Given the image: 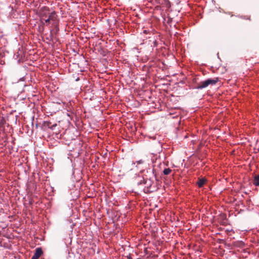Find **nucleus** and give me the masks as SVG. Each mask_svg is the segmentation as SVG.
I'll use <instances>...</instances> for the list:
<instances>
[{
  "label": "nucleus",
  "mask_w": 259,
  "mask_h": 259,
  "mask_svg": "<svg viewBox=\"0 0 259 259\" xmlns=\"http://www.w3.org/2000/svg\"><path fill=\"white\" fill-rule=\"evenodd\" d=\"M38 257L37 256H35V255H33V256L31 257V259H38Z\"/></svg>",
  "instance_id": "7"
},
{
  "label": "nucleus",
  "mask_w": 259,
  "mask_h": 259,
  "mask_svg": "<svg viewBox=\"0 0 259 259\" xmlns=\"http://www.w3.org/2000/svg\"><path fill=\"white\" fill-rule=\"evenodd\" d=\"M253 183L255 186H259V176L255 177Z\"/></svg>",
  "instance_id": "5"
},
{
  "label": "nucleus",
  "mask_w": 259,
  "mask_h": 259,
  "mask_svg": "<svg viewBox=\"0 0 259 259\" xmlns=\"http://www.w3.org/2000/svg\"><path fill=\"white\" fill-rule=\"evenodd\" d=\"M218 81L217 78L214 79H208L201 82L198 88H204L207 87L209 84L213 85L215 84Z\"/></svg>",
  "instance_id": "2"
},
{
  "label": "nucleus",
  "mask_w": 259,
  "mask_h": 259,
  "mask_svg": "<svg viewBox=\"0 0 259 259\" xmlns=\"http://www.w3.org/2000/svg\"><path fill=\"white\" fill-rule=\"evenodd\" d=\"M39 17L40 22L43 25L48 26L51 21H55L57 15L55 11H51L49 8L43 7L41 8L37 13Z\"/></svg>",
  "instance_id": "1"
},
{
  "label": "nucleus",
  "mask_w": 259,
  "mask_h": 259,
  "mask_svg": "<svg viewBox=\"0 0 259 259\" xmlns=\"http://www.w3.org/2000/svg\"><path fill=\"white\" fill-rule=\"evenodd\" d=\"M206 182V179L205 178H199L198 181L196 183V184L199 187H202Z\"/></svg>",
  "instance_id": "3"
},
{
  "label": "nucleus",
  "mask_w": 259,
  "mask_h": 259,
  "mask_svg": "<svg viewBox=\"0 0 259 259\" xmlns=\"http://www.w3.org/2000/svg\"><path fill=\"white\" fill-rule=\"evenodd\" d=\"M171 171V170L169 168H165L163 170V172L165 175H169Z\"/></svg>",
  "instance_id": "6"
},
{
  "label": "nucleus",
  "mask_w": 259,
  "mask_h": 259,
  "mask_svg": "<svg viewBox=\"0 0 259 259\" xmlns=\"http://www.w3.org/2000/svg\"><path fill=\"white\" fill-rule=\"evenodd\" d=\"M42 253V251L41 249L40 248H37L35 250L34 255L39 257Z\"/></svg>",
  "instance_id": "4"
}]
</instances>
